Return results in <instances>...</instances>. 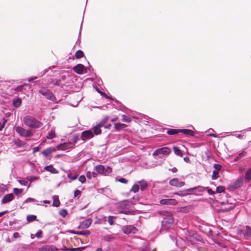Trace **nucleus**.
I'll return each instance as SVG.
<instances>
[{
  "instance_id": "obj_28",
  "label": "nucleus",
  "mask_w": 251,
  "mask_h": 251,
  "mask_svg": "<svg viewBox=\"0 0 251 251\" xmlns=\"http://www.w3.org/2000/svg\"><path fill=\"white\" fill-rule=\"evenodd\" d=\"M179 130L175 129H171L168 130L167 133L170 135H174L178 133L179 132Z\"/></svg>"
},
{
  "instance_id": "obj_19",
  "label": "nucleus",
  "mask_w": 251,
  "mask_h": 251,
  "mask_svg": "<svg viewBox=\"0 0 251 251\" xmlns=\"http://www.w3.org/2000/svg\"><path fill=\"white\" fill-rule=\"evenodd\" d=\"M53 203L52 205L55 207H58L60 205V201L57 196H54L52 198Z\"/></svg>"
},
{
  "instance_id": "obj_47",
  "label": "nucleus",
  "mask_w": 251,
  "mask_h": 251,
  "mask_svg": "<svg viewBox=\"0 0 251 251\" xmlns=\"http://www.w3.org/2000/svg\"><path fill=\"white\" fill-rule=\"evenodd\" d=\"M108 117H104L102 120L101 121L102 122V124H105V123H106L107 122V121H108Z\"/></svg>"
},
{
  "instance_id": "obj_20",
  "label": "nucleus",
  "mask_w": 251,
  "mask_h": 251,
  "mask_svg": "<svg viewBox=\"0 0 251 251\" xmlns=\"http://www.w3.org/2000/svg\"><path fill=\"white\" fill-rule=\"evenodd\" d=\"M126 127V125L124 124H121L120 123H117L115 124V128L117 130H120L125 127Z\"/></svg>"
},
{
  "instance_id": "obj_40",
  "label": "nucleus",
  "mask_w": 251,
  "mask_h": 251,
  "mask_svg": "<svg viewBox=\"0 0 251 251\" xmlns=\"http://www.w3.org/2000/svg\"><path fill=\"white\" fill-rule=\"evenodd\" d=\"M59 213L63 217H65L67 214V212L65 209H62Z\"/></svg>"
},
{
  "instance_id": "obj_30",
  "label": "nucleus",
  "mask_w": 251,
  "mask_h": 251,
  "mask_svg": "<svg viewBox=\"0 0 251 251\" xmlns=\"http://www.w3.org/2000/svg\"><path fill=\"white\" fill-rule=\"evenodd\" d=\"M140 184V187L142 190H144L147 187V183L145 181H141L139 182Z\"/></svg>"
},
{
  "instance_id": "obj_44",
  "label": "nucleus",
  "mask_w": 251,
  "mask_h": 251,
  "mask_svg": "<svg viewBox=\"0 0 251 251\" xmlns=\"http://www.w3.org/2000/svg\"><path fill=\"white\" fill-rule=\"evenodd\" d=\"M68 177L72 180H75L77 179V178L78 177V175H75V176H71V175L69 174V175H68Z\"/></svg>"
},
{
  "instance_id": "obj_49",
  "label": "nucleus",
  "mask_w": 251,
  "mask_h": 251,
  "mask_svg": "<svg viewBox=\"0 0 251 251\" xmlns=\"http://www.w3.org/2000/svg\"><path fill=\"white\" fill-rule=\"evenodd\" d=\"M119 180L120 182L123 183H126L127 182V180L124 178H120Z\"/></svg>"
},
{
  "instance_id": "obj_9",
  "label": "nucleus",
  "mask_w": 251,
  "mask_h": 251,
  "mask_svg": "<svg viewBox=\"0 0 251 251\" xmlns=\"http://www.w3.org/2000/svg\"><path fill=\"white\" fill-rule=\"evenodd\" d=\"M94 136L93 133L90 130L83 131L81 135L82 140L85 141L87 139H91Z\"/></svg>"
},
{
  "instance_id": "obj_56",
  "label": "nucleus",
  "mask_w": 251,
  "mask_h": 251,
  "mask_svg": "<svg viewBox=\"0 0 251 251\" xmlns=\"http://www.w3.org/2000/svg\"><path fill=\"white\" fill-rule=\"evenodd\" d=\"M207 192L209 194H213L214 193V192H213V191L211 189H208L207 190Z\"/></svg>"
},
{
  "instance_id": "obj_63",
  "label": "nucleus",
  "mask_w": 251,
  "mask_h": 251,
  "mask_svg": "<svg viewBox=\"0 0 251 251\" xmlns=\"http://www.w3.org/2000/svg\"><path fill=\"white\" fill-rule=\"evenodd\" d=\"M233 207V206H231L229 208L226 209V210H229L232 209Z\"/></svg>"
},
{
  "instance_id": "obj_15",
  "label": "nucleus",
  "mask_w": 251,
  "mask_h": 251,
  "mask_svg": "<svg viewBox=\"0 0 251 251\" xmlns=\"http://www.w3.org/2000/svg\"><path fill=\"white\" fill-rule=\"evenodd\" d=\"M56 149L54 148H48L45 151H44L42 153L45 156H48V155L51 153L52 152L55 151Z\"/></svg>"
},
{
  "instance_id": "obj_58",
  "label": "nucleus",
  "mask_w": 251,
  "mask_h": 251,
  "mask_svg": "<svg viewBox=\"0 0 251 251\" xmlns=\"http://www.w3.org/2000/svg\"><path fill=\"white\" fill-rule=\"evenodd\" d=\"M23 87H24V85H20V86H18V87H17V88H16V90H19V89H22Z\"/></svg>"
},
{
  "instance_id": "obj_14",
  "label": "nucleus",
  "mask_w": 251,
  "mask_h": 251,
  "mask_svg": "<svg viewBox=\"0 0 251 251\" xmlns=\"http://www.w3.org/2000/svg\"><path fill=\"white\" fill-rule=\"evenodd\" d=\"M75 71L78 74H82L84 72L85 68L82 64H78L74 67Z\"/></svg>"
},
{
  "instance_id": "obj_33",
  "label": "nucleus",
  "mask_w": 251,
  "mask_h": 251,
  "mask_svg": "<svg viewBox=\"0 0 251 251\" xmlns=\"http://www.w3.org/2000/svg\"><path fill=\"white\" fill-rule=\"evenodd\" d=\"M139 185H138V184H134L132 186L131 191H132L134 193H136L139 190Z\"/></svg>"
},
{
  "instance_id": "obj_24",
  "label": "nucleus",
  "mask_w": 251,
  "mask_h": 251,
  "mask_svg": "<svg viewBox=\"0 0 251 251\" xmlns=\"http://www.w3.org/2000/svg\"><path fill=\"white\" fill-rule=\"evenodd\" d=\"M173 150L176 154L177 155H178V156H182V153L178 148H177L176 147H174Z\"/></svg>"
},
{
  "instance_id": "obj_3",
  "label": "nucleus",
  "mask_w": 251,
  "mask_h": 251,
  "mask_svg": "<svg viewBox=\"0 0 251 251\" xmlns=\"http://www.w3.org/2000/svg\"><path fill=\"white\" fill-rule=\"evenodd\" d=\"M95 170L100 174L105 176L109 175L112 172V169L108 166L105 167L101 165H99L96 166Z\"/></svg>"
},
{
  "instance_id": "obj_64",
  "label": "nucleus",
  "mask_w": 251,
  "mask_h": 251,
  "mask_svg": "<svg viewBox=\"0 0 251 251\" xmlns=\"http://www.w3.org/2000/svg\"><path fill=\"white\" fill-rule=\"evenodd\" d=\"M95 251H102L100 248H98Z\"/></svg>"
},
{
  "instance_id": "obj_32",
  "label": "nucleus",
  "mask_w": 251,
  "mask_h": 251,
  "mask_svg": "<svg viewBox=\"0 0 251 251\" xmlns=\"http://www.w3.org/2000/svg\"><path fill=\"white\" fill-rule=\"evenodd\" d=\"M83 56V52L80 50H77L75 53V57L77 58H80L82 57Z\"/></svg>"
},
{
  "instance_id": "obj_50",
  "label": "nucleus",
  "mask_w": 251,
  "mask_h": 251,
  "mask_svg": "<svg viewBox=\"0 0 251 251\" xmlns=\"http://www.w3.org/2000/svg\"><path fill=\"white\" fill-rule=\"evenodd\" d=\"M80 194V191L79 190H76L75 192L74 196H75V197H77L78 195H79Z\"/></svg>"
},
{
  "instance_id": "obj_16",
  "label": "nucleus",
  "mask_w": 251,
  "mask_h": 251,
  "mask_svg": "<svg viewBox=\"0 0 251 251\" xmlns=\"http://www.w3.org/2000/svg\"><path fill=\"white\" fill-rule=\"evenodd\" d=\"M179 132H182L185 135L193 136L194 135V132L190 129H180Z\"/></svg>"
},
{
  "instance_id": "obj_25",
  "label": "nucleus",
  "mask_w": 251,
  "mask_h": 251,
  "mask_svg": "<svg viewBox=\"0 0 251 251\" xmlns=\"http://www.w3.org/2000/svg\"><path fill=\"white\" fill-rule=\"evenodd\" d=\"M72 233H74L75 234H77L79 235H82L84 236H88L90 234V232L88 230H85L84 231H77L76 232H72Z\"/></svg>"
},
{
  "instance_id": "obj_2",
  "label": "nucleus",
  "mask_w": 251,
  "mask_h": 251,
  "mask_svg": "<svg viewBox=\"0 0 251 251\" xmlns=\"http://www.w3.org/2000/svg\"><path fill=\"white\" fill-rule=\"evenodd\" d=\"M24 122L25 125L32 128H38L41 126V123L30 116L25 117L24 119Z\"/></svg>"
},
{
  "instance_id": "obj_60",
  "label": "nucleus",
  "mask_w": 251,
  "mask_h": 251,
  "mask_svg": "<svg viewBox=\"0 0 251 251\" xmlns=\"http://www.w3.org/2000/svg\"><path fill=\"white\" fill-rule=\"evenodd\" d=\"M44 203H46V204H49L50 203V201H48V200H45L43 201Z\"/></svg>"
},
{
  "instance_id": "obj_21",
  "label": "nucleus",
  "mask_w": 251,
  "mask_h": 251,
  "mask_svg": "<svg viewBox=\"0 0 251 251\" xmlns=\"http://www.w3.org/2000/svg\"><path fill=\"white\" fill-rule=\"evenodd\" d=\"M42 93V94L45 95L48 99L50 100H53L54 99V96L48 91H47L45 92H43Z\"/></svg>"
},
{
  "instance_id": "obj_6",
  "label": "nucleus",
  "mask_w": 251,
  "mask_h": 251,
  "mask_svg": "<svg viewBox=\"0 0 251 251\" xmlns=\"http://www.w3.org/2000/svg\"><path fill=\"white\" fill-rule=\"evenodd\" d=\"M122 230L124 233L128 234L132 233H135L137 229L133 226H126L122 227Z\"/></svg>"
},
{
  "instance_id": "obj_4",
  "label": "nucleus",
  "mask_w": 251,
  "mask_h": 251,
  "mask_svg": "<svg viewBox=\"0 0 251 251\" xmlns=\"http://www.w3.org/2000/svg\"><path fill=\"white\" fill-rule=\"evenodd\" d=\"M16 132H17L20 136L28 137L32 136V133L30 130H26L20 126H16L14 128Z\"/></svg>"
},
{
  "instance_id": "obj_48",
  "label": "nucleus",
  "mask_w": 251,
  "mask_h": 251,
  "mask_svg": "<svg viewBox=\"0 0 251 251\" xmlns=\"http://www.w3.org/2000/svg\"><path fill=\"white\" fill-rule=\"evenodd\" d=\"M20 237H21V236H20V234L18 232H15V233H14V234H13V237L15 239L19 238Z\"/></svg>"
},
{
  "instance_id": "obj_7",
  "label": "nucleus",
  "mask_w": 251,
  "mask_h": 251,
  "mask_svg": "<svg viewBox=\"0 0 251 251\" xmlns=\"http://www.w3.org/2000/svg\"><path fill=\"white\" fill-rule=\"evenodd\" d=\"M73 147V145L72 143H64L60 144L59 145L56 147V149L58 150L65 151L67 149H69L72 148Z\"/></svg>"
},
{
  "instance_id": "obj_42",
  "label": "nucleus",
  "mask_w": 251,
  "mask_h": 251,
  "mask_svg": "<svg viewBox=\"0 0 251 251\" xmlns=\"http://www.w3.org/2000/svg\"><path fill=\"white\" fill-rule=\"evenodd\" d=\"M128 203V202L127 201H123L120 204H121V206L122 207L126 208V206L127 205Z\"/></svg>"
},
{
  "instance_id": "obj_62",
  "label": "nucleus",
  "mask_w": 251,
  "mask_h": 251,
  "mask_svg": "<svg viewBox=\"0 0 251 251\" xmlns=\"http://www.w3.org/2000/svg\"><path fill=\"white\" fill-rule=\"evenodd\" d=\"M176 171H177V169H176V168H174L172 169V172H176Z\"/></svg>"
},
{
  "instance_id": "obj_27",
  "label": "nucleus",
  "mask_w": 251,
  "mask_h": 251,
  "mask_svg": "<svg viewBox=\"0 0 251 251\" xmlns=\"http://www.w3.org/2000/svg\"><path fill=\"white\" fill-rule=\"evenodd\" d=\"M122 118H123V121L124 122L129 123L131 121V119L130 116H126L125 115H123Z\"/></svg>"
},
{
  "instance_id": "obj_17",
  "label": "nucleus",
  "mask_w": 251,
  "mask_h": 251,
  "mask_svg": "<svg viewBox=\"0 0 251 251\" xmlns=\"http://www.w3.org/2000/svg\"><path fill=\"white\" fill-rule=\"evenodd\" d=\"M22 103L21 100L19 98H15L13 100V106L15 107H19Z\"/></svg>"
},
{
  "instance_id": "obj_34",
  "label": "nucleus",
  "mask_w": 251,
  "mask_h": 251,
  "mask_svg": "<svg viewBox=\"0 0 251 251\" xmlns=\"http://www.w3.org/2000/svg\"><path fill=\"white\" fill-rule=\"evenodd\" d=\"M116 217L112 216H110L108 217V222L110 225H113L114 224L113 219H115Z\"/></svg>"
},
{
  "instance_id": "obj_53",
  "label": "nucleus",
  "mask_w": 251,
  "mask_h": 251,
  "mask_svg": "<svg viewBox=\"0 0 251 251\" xmlns=\"http://www.w3.org/2000/svg\"><path fill=\"white\" fill-rule=\"evenodd\" d=\"M103 125L104 124H102V122L100 121V122L97 124L96 126H99V127L100 128L101 127L103 126Z\"/></svg>"
},
{
  "instance_id": "obj_39",
  "label": "nucleus",
  "mask_w": 251,
  "mask_h": 251,
  "mask_svg": "<svg viewBox=\"0 0 251 251\" xmlns=\"http://www.w3.org/2000/svg\"><path fill=\"white\" fill-rule=\"evenodd\" d=\"M225 191V188L223 186H218L216 188V191L217 193H222Z\"/></svg>"
},
{
  "instance_id": "obj_59",
  "label": "nucleus",
  "mask_w": 251,
  "mask_h": 251,
  "mask_svg": "<svg viewBox=\"0 0 251 251\" xmlns=\"http://www.w3.org/2000/svg\"><path fill=\"white\" fill-rule=\"evenodd\" d=\"M111 126V124H108V125L104 126V127L105 128L109 129L110 128Z\"/></svg>"
},
{
  "instance_id": "obj_43",
  "label": "nucleus",
  "mask_w": 251,
  "mask_h": 251,
  "mask_svg": "<svg viewBox=\"0 0 251 251\" xmlns=\"http://www.w3.org/2000/svg\"><path fill=\"white\" fill-rule=\"evenodd\" d=\"M36 200L33 198H27L25 201V203H27L29 202H34Z\"/></svg>"
},
{
  "instance_id": "obj_29",
  "label": "nucleus",
  "mask_w": 251,
  "mask_h": 251,
  "mask_svg": "<svg viewBox=\"0 0 251 251\" xmlns=\"http://www.w3.org/2000/svg\"><path fill=\"white\" fill-rule=\"evenodd\" d=\"M219 172L216 170L213 171L212 178L213 180L217 179L219 177Z\"/></svg>"
},
{
  "instance_id": "obj_10",
  "label": "nucleus",
  "mask_w": 251,
  "mask_h": 251,
  "mask_svg": "<svg viewBox=\"0 0 251 251\" xmlns=\"http://www.w3.org/2000/svg\"><path fill=\"white\" fill-rule=\"evenodd\" d=\"M170 184L172 186L181 187L184 185L185 183L183 181H178L177 178H173L170 181Z\"/></svg>"
},
{
  "instance_id": "obj_11",
  "label": "nucleus",
  "mask_w": 251,
  "mask_h": 251,
  "mask_svg": "<svg viewBox=\"0 0 251 251\" xmlns=\"http://www.w3.org/2000/svg\"><path fill=\"white\" fill-rule=\"evenodd\" d=\"M92 220L91 219H88L80 223L78 228L85 229L88 228L92 223Z\"/></svg>"
},
{
  "instance_id": "obj_46",
  "label": "nucleus",
  "mask_w": 251,
  "mask_h": 251,
  "mask_svg": "<svg viewBox=\"0 0 251 251\" xmlns=\"http://www.w3.org/2000/svg\"><path fill=\"white\" fill-rule=\"evenodd\" d=\"M42 234H43V232L42 231H38L36 233V236L37 238H41L42 236Z\"/></svg>"
},
{
  "instance_id": "obj_23",
  "label": "nucleus",
  "mask_w": 251,
  "mask_h": 251,
  "mask_svg": "<svg viewBox=\"0 0 251 251\" xmlns=\"http://www.w3.org/2000/svg\"><path fill=\"white\" fill-rule=\"evenodd\" d=\"M86 176L89 179H91L92 177H96L97 176V174L95 172H91L88 171L86 174Z\"/></svg>"
},
{
  "instance_id": "obj_8",
  "label": "nucleus",
  "mask_w": 251,
  "mask_h": 251,
  "mask_svg": "<svg viewBox=\"0 0 251 251\" xmlns=\"http://www.w3.org/2000/svg\"><path fill=\"white\" fill-rule=\"evenodd\" d=\"M160 203L161 204L175 205L176 204L177 201L175 199H167L160 200Z\"/></svg>"
},
{
  "instance_id": "obj_52",
  "label": "nucleus",
  "mask_w": 251,
  "mask_h": 251,
  "mask_svg": "<svg viewBox=\"0 0 251 251\" xmlns=\"http://www.w3.org/2000/svg\"><path fill=\"white\" fill-rule=\"evenodd\" d=\"M5 191V188L3 186L1 185L0 186V192L4 193Z\"/></svg>"
},
{
  "instance_id": "obj_12",
  "label": "nucleus",
  "mask_w": 251,
  "mask_h": 251,
  "mask_svg": "<svg viewBox=\"0 0 251 251\" xmlns=\"http://www.w3.org/2000/svg\"><path fill=\"white\" fill-rule=\"evenodd\" d=\"M240 234L243 235L245 237L248 238L251 235V229L248 226H246L241 231Z\"/></svg>"
},
{
  "instance_id": "obj_1",
  "label": "nucleus",
  "mask_w": 251,
  "mask_h": 251,
  "mask_svg": "<svg viewBox=\"0 0 251 251\" xmlns=\"http://www.w3.org/2000/svg\"><path fill=\"white\" fill-rule=\"evenodd\" d=\"M174 223V218L173 215L168 212H166V214L164 217L162 221V227L165 229L170 228Z\"/></svg>"
},
{
  "instance_id": "obj_35",
  "label": "nucleus",
  "mask_w": 251,
  "mask_h": 251,
  "mask_svg": "<svg viewBox=\"0 0 251 251\" xmlns=\"http://www.w3.org/2000/svg\"><path fill=\"white\" fill-rule=\"evenodd\" d=\"M46 251H57V249L53 247L47 246L45 248Z\"/></svg>"
},
{
  "instance_id": "obj_57",
  "label": "nucleus",
  "mask_w": 251,
  "mask_h": 251,
  "mask_svg": "<svg viewBox=\"0 0 251 251\" xmlns=\"http://www.w3.org/2000/svg\"><path fill=\"white\" fill-rule=\"evenodd\" d=\"M184 160L186 162H189V158L187 157H184Z\"/></svg>"
},
{
  "instance_id": "obj_55",
  "label": "nucleus",
  "mask_w": 251,
  "mask_h": 251,
  "mask_svg": "<svg viewBox=\"0 0 251 251\" xmlns=\"http://www.w3.org/2000/svg\"><path fill=\"white\" fill-rule=\"evenodd\" d=\"M39 150V148L38 147L34 148L33 149V152H35L38 151Z\"/></svg>"
},
{
  "instance_id": "obj_41",
  "label": "nucleus",
  "mask_w": 251,
  "mask_h": 251,
  "mask_svg": "<svg viewBox=\"0 0 251 251\" xmlns=\"http://www.w3.org/2000/svg\"><path fill=\"white\" fill-rule=\"evenodd\" d=\"M213 167L215 169V170L217 171L218 172H219L221 169V166L220 164H215Z\"/></svg>"
},
{
  "instance_id": "obj_37",
  "label": "nucleus",
  "mask_w": 251,
  "mask_h": 251,
  "mask_svg": "<svg viewBox=\"0 0 251 251\" xmlns=\"http://www.w3.org/2000/svg\"><path fill=\"white\" fill-rule=\"evenodd\" d=\"M23 189H18V188H14V190H13V191L14 192V193L17 195H18L19 194H20L21 193H22L23 192Z\"/></svg>"
},
{
  "instance_id": "obj_5",
  "label": "nucleus",
  "mask_w": 251,
  "mask_h": 251,
  "mask_svg": "<svg viewBox=\"0 0 251 251\" xmlns=\"http://www.w3.org/2000/svg\"><path fill=\"white\" fill-rule=\"evenodd\" d=\"M171 152V150L167 147H164L156 150L153 153V155H158L160 154L168 155Z\"/></svg>"
},
{
  "instance_id": "obj_36",
  "label": "nucleus",
  "mask_w": 251,
  "mask_h": 251,
  "mask_svg": "<svg viewBox=\"0 0 251 251\" xmlns=\"http://www.w3.org/2000/svg\"><path fill=\"white\" fill-rule=\"evenodd\" d=\"M36 218L35 215H28L27 216V220L29 222L34 221Z\"/></svg>"
},
{
  "instance_id": "obj_61",
  "label": "nucleus",
  "mask_w": 251,
  "mask_h": 251,
  "mask_svg": "<svg viewBox=\"0 0 251 251\" xmlns=\"http://www.w3.org/2000/svg\"><path fill=\"white\" fill-rule=\"evenodd\" d=\"M117 119H118L117 118H115L111 119V122H114L116 121L117 120Z\"/></svg>"
},
{
  "instance_id": "obj_22",
  "label": "nucleus",
  "mask_w": 251,
  "mask_h": 251,
  "mask_svg": "<svg viewBox=\"0 0 251 251\" xmlns=\"http://www.w3.org/2000/svg\"><path fill=\"white\" fill-rule=\"evenodd\" d=\"M55 131L51 129L50 131L49 132L47 135V138L49 139H51L55 137Z\"/></svg>"
},
{
  "instance_id": "obj_18",
  "label": "nucleus",
  "mask_w": 251,
  "mask_h": 251,
  "mask_svg": "<svg viewBox=\"0 0 251 251\" xmlns=\"http://www.w3.org/2000/svg\"><path fill=\"white\" fill-rule=\"evenodd\" d=\"M45 169L47 171L50 172L52 174H57L58 173L56 169L53 168L52 166H48L45 168Z\"/></svg>"
},
{
  "instance_id": "obj_13",
  "label": "nucleus",
  "mask_w": 251,
  "mask_h": 251,
  "mask_svg": "<svg viewBox=\"0 0 251 251\" xmlns=\"http://www.w3.org/2000/svg\"><path fill=\"white\" fill-rule=\"evenodd\" d=\"M14 197V195L12 194H7L3 197L2 200V203H6L9 201H11L13 200Z\"/></svg>"
},
{
  "instance_id": "obj_54",
  "label": "nucleus",
  "mask_w": 251,
  "mask_h": 251,
  "mask_svg": "<svg viewBox=\"0 0 251 251\" xmlns=\"http://www.w3.org/2000/svg\"><path fill=\"white\" fill-rule=\"evenodd\" d=\"M7 211H4L0 212V217H1L2 216H3L4 214L7 213Z\"/></svg>"
},
{
  "instance_id": "obj_51",
  "label": "nucleus",
  "mask_w": 251,
  "mask_h": 251,
  "mask_svg": "<svg viewBox=\"0 0 251 251\" xmlns=\"http://www.w3.org/2000/svg\"><path fill=\"white\" fill-rule=\"evenodd\" d=\"M27 179L30 180V181H34L35 180H36L37 179V177H28Z\"/></svg>"
},
{
  "instance_id": "obj_26",
  "label": "nucleus",
  "mask_w": 251,
  "mask_h": 251,
  "mask_svg": "<svg viewBox=\"0 0 251 251\" xmlns=\"http://www.w3.org/2000/svg\"><path fill=\"white\" fill-rule=\"evenodd\" d=\"M245 177L248 181L251 180V169H249L246 173Z\"/></svg>"
},
{
  "instance_id": "obj_38",
  "label": "nucleus",
  "mask_w": 251,
  "mask_h": 251,
  "mask_svg": "<svg viewBox=\"0 0 251 251\" xmlns=\"http://www.w3.org/2000/svg\"><path fill=\"white\" fill-rule=\"evenodd\" d=\"M78 180L81 183H84L86 181V177L84 175L80 176L78 178Z\"/></svg>"
},
{
  "instance_id": "obj_31",
  "label": "nucleus",
  "mask_w": 251,
  "mask_h": 251,
  "mask_svg": "<svg viewBox=\"0 0 251 251\" xmlns=\"http://www.w3.org/2000/svg\"><path fill=\"white\" fill-rule=\"evenodd\" d=\"M93 129H94V132L96 134L98 135V134H100V133H101V131L100 127H99V126H97L96 125L93 127Z\"/></svg>"
},
{
  "instance_id": "obj_45",
  "label": "nucleus",
  "mask_w": 251,
  "mask_h": 251,
  "mask_svg": "<svg viewBox=\"0 0 251 251\" xmlns=\"http://www.w3.org/2000/svg\"><path fill=\"white\" fill-rule=\"evenodd\" d=\"M19 182L21 185L25 186L27 184V182L24 180H19Z\"/></svg>"
}]
</instances>
